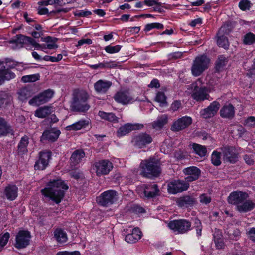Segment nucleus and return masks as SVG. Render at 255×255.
I'll use <instances>...</instances> for the list:
<instances>
[{
	"mask_svg": "<svg viewBox=\"0 0 255 255\" xmlns=\"http://www.w3.org/2000/svg\"><path fill=\"white\" fill-rule=\"evenodd\" d=\"M183 174L187 176L185 178L187 181L193 182L199 179L201 176V170L196 166H190L183 169Z\"/></svg>",
	"mask_w": 255,
	"mask_h": 255,
	"instance_id": "nucleus-16",
	"label": "nucleus"
},
{
	"mask_svg": "<svg viewBox=\"0 0 255 255\" xmlns=\"http://www.w3.org/2000/svg\"><path fill=\"white\" fill-rule=\"evenodd\" d=\"M10 130V126L6 121L3 118H0V136L7 134Z\"/></svg>",
	"mask_w": 255,
	"mask_h": 255,
	"instance_id": "nucleus-42",
	"label": "nucleus"
},
{
	"mask_svg": "<svg viewBox=\"0 0 255 255\" xmlns=\"http://www.w3.org/2000/svg\"><path fill=\"white\" fill-rule=\"evenodd\" d=\"M29 143V138L24 136L21 138L17 146V153L19 155H23L28 152L27 146Z\"/></svg>",
	"mask_w": 255,
	"mask_h": 255,
	"instance_id": "nucleus-27",
	"label": "nucleus"
},
{
	"mask_svg": "<svg viewBox=\"0 0 255 255\" xmlns=\"http://www.w3.org/2000/svg\"><path fill=\"white\" fill-rule=\"evenodd\" d=\"M196 199L192 196L185 195L176 198V204L182 209L193 208L196 204Z\"/></svg>",
	"mask_w": 255,
	"mask_h": 255,
	"instance_id": "nucleus-14",
	"label": "nucleus"
},
{
	"mask_svg": "<svg viewBox=\"0 0 255 255\" xmlns=\"http://www.w3.org/2000/svg\"><path fill=\"white\" fill-rule=\"evenodd\" d=\"M139 167L141 175L150 179L158 177L161 172L160 162L155 158L142 160Z\"/></svg>",
	"mask_w": 255,
	"mask_h": 255,
	"instance_id": "nucleus-3",
	"label": "nucleus"
},
{
	"mask_svg": "<svg viewBox=\"0 0 255 255\" xmlns=\"http://www.w3.org/2000/svg\"><path fill=\"white\" fill-rule=\"evenodd\" d=\"M62 55L60 54H58L56 57L46 55L43 58V59L46 61L57 62L60 61L62 59Z\"/></svg>",
	"mask_w": 255,
	"mask_h": 255,
	"instance_id": "nucleus-51",
	"label": "nucleus"
},
{
	"mask_svg": "<svg viewBox=\"0 0 255 255\" xmlns=\"http://www.w3.org/2000/svg\"><path fill=\"white\" fill-rule=\"evenodd\" d=\"M210 92L209 88L205 86L196 85L193 89L191 98L198 102H203L205 100H210Z\"/></svg>",
	"mask_w": 255,
	"mask_h": 255,
	"instance_id": "nucleus-6",
	"label": "nucleus"
},
{
	"mask_svg": "<svg viewBox=\"0 0 255 255\" xmlns=\"http://www.w3.org/2000/svg\"><path fill=\"white\" fill-rule=\"evenodd\" d=\"M164 27L163 25L159 23H152L147 24L145 26V30L146 31H149L153 28H157L158 29H162Z\"/></svg>",
	"mask_w": 255,
	"mask_h": 255,
	"instance_id": "nucleus-50",
	"label": "nucleus"
},
{
	"mask_svg": "<svg viewBox=\"0 0 255 255\" xmlns=\"http://www.w3.org/2000/svg\"><path fill=\"white\" fill-rule=\"evenodd\" d=\"M89 96L88 93L83 90L77 89L73 92L72 101L70 105L71 110L75 112H85L90 108L88 103Z\"/></svg>",
	"mask_w": 255,
	"mask_h": 255,
	"instance_id": "nucleus-2",
	"label": "nucleus"
},
{
	"mask_svg": "<svg viewBox=\"0 0 255 255\" xmlns=\"http://www.w3.org/2000/svg\"><path fill=\"white\" fill-rule=\"evenodd\" d=\"M219 113L222 118L231 120L235 115V107L231 103L225 104L220 109Z\"/></svg>",
	"mask_w": 255,
	"mask_h": 255,
	"instance_id": "nucleus-18",
	"label": "nucleus"
},
{
	"mask_svg": "<svg viewBox=\"0 0 255 255\" xmlns=\"http://www.w3.org/2000/svg\"><path fill=\"white\" fill-rule=\"evenodd\" d=\"M167 190L170 194H175V181H172L168 183Z\"/></svg>",
	"mask_w": 255,
	"mask_h": 255,
	"instance_id": "nucleus-62",
	"label": "nucleus"
},
{
	"mask_svg": "<svg viewBox=\"0 0 255 255\" xmlns=\"http://www.w3.org/2000/svg\"><path fill=\"white\" fill-rule=\"evenodd\" d=\"M68 189V186L63 181L57 179L49 181L41 192L45 197L58 204L63 198L65 191Z\"/></svg>",
	"mask_w": 255,
	"mask_h": 255,
	"instance_id": "nucleus-1",
	"label": "nucleus"
},
{
	"mask_svg": "<svg viewBox=\"0 0 255 255\" xmlns=\"http://www.w3.org/2000/svg\"><path fill=\"white\" fill-rule=\"evenodd\" d=\"M121 48L120 45L107 46L105 48V50L108 53L113 54L118 52Z\"/></svg>",
	"mask_w": 255,
	"mask_h": 255,
	"instance_id": "nucleus-53",
	"label": "nucleus"
},
{
	"mask_svg": "<svg viewBox=\"0 0 255 255\" xmlns=\"http://www.w3.org/2000/svg\"><path fill=\"white\" fill-rule=\"evenodd\" d=\"M56 255H80V253L78 251L73 252L61 251L58 252Z\"/></svg>",
	"mask_w": 255,
	"mask_h": 255,
	"instance_id": "nucleus-61",
	"label": "nucleus"
},
{
	"mask_svg": "<svg viewBox=\"0 0 255 255\" xmlns=\"http://www.w3.org/2000/svg\"><path fill=\"white\" fill-rule=\"evenodd\" d=\"M89 121L88 120H81L71 125L66 127L67 130H78L85 128L88 126Z\"/></svg>",
	"mask_w": 255,
	"mask_h": 255,
	"instance_id": "nucleus-28",
	"label": "nucleus"
},
{
	"mask_svg": "<svg viewBox=\"0 0 255 255\" xmlns=\"http://www.w3.org/2000/svg\"><path fill=\"white\" fill-rule=\"evenodd\" d=\"M9 238L10 234L8 232L1 233L0 235V251H1L3 247L6 245Z\"/></svg>",
	"mask_w": 255,
	"mask_h": 255,
	"instance_id": "nucleus-46",
	"label": "nucleus"
},
{
	"mask_svg": "<svg viewBox=\"0 0 255 255\" xmlns=\"http://www.w3.org/2000/svg\"><path fill=\"white\" fill-rule=\"evenodd\" d=\"M248 235L250 238V239L251 240L254 242H255V228L252 227L248 231Z\"/></svg>",
	"mask_w": 255,
	"mask_h": 255,
	"instance_id": "nucleus-64",
	"label": "nucleus"
},
{
	"mask_svg": "<svg viewBox=\"0 0 255 255\" xmlns=\"http://www.w3.org/2000/svg\"><path fill=\"white\" fill-rule=\"evenodd\" d=\"M228 62L227 58L224 55H219L216 61L215 65V71L219 73L222 71Z\"/></svg>",
	"mask_w": 255,
	"mask_h": 255,
	"instance_id": "nucleus-34",
	"label": "nucleus"
},
{
	"mask_svg": "<svg viewBox=\"0 0 255 255\" xmlns=\"http://www.w3.org/2000/svg\"><path fill=\"white\" fill-rule=\"evenodd\" d=\"M220 106L218 101H214L207 107L200 110V115L202 118L206 119L212 118L217 114Z\"/></svg>",
	"mask_w": 255,
	"mask_h": 255,
	"instance_id": "nucleus-9",
	"label": "nucleus"
},
{
	"mask_svg": "<svg viewBox=\"0 0 255 255\" xmlns=\"http://www.w3.org/2000/svg\"><path fill=\"white\" fill-rule=\"evenodd\" d=\"M192 146L194 152L199 157H204L207 155V149L205 146L194 143Z\"/></svg>",
	"mask_w": 255,
	"mask_h": 255,
	"instance_id": "nucleus-37",
	"label": "nucleus"
},
{
	"mask_svg": "<svg viewBox=\"0 0 255 255\" xmlns=\"http://www.w3.org/2000/svg\"><path fill=\"white\" fill-rule=\"evenodd\" d=\"M114 100L118 103L128 105L133 103L135 100L128 91H120L114 96Z\"/></svg>",
	"mask_w": 255,
	"mask_h": 255,
	"instance_id": "nucleus-12",
	"label": "nucleus"
},
{
	"mask_svg": "<svg viewBox=\"0 0 255 255\" xmlns=\"http://www.w3.org/2000/svg\"><path fill=\"white\" fill-rule=\"evenodd\" d=\"M98 115L101 119L110 122L114 123L119 122V118L113 113H107L103 111H100L98 112Z\"/></svg>",
	"mask_w": 255,
	"mask_h": 255,
	"instance_id": "nucleus-30",
	"label": "nucleus"
},
{
	"mask_svg": "<svg viewBox=\"0 0 255 255\" xmlns=\"http://www.w3.org/2000/svg\"><path fill=\"white\" fill-rule=\"evenodd\" d=\"M60 134V132L59 130L54 129L47 130L43 132L41 136V140L54 142L57 139Z\"/></svg>",
	"mask_w": 255,
	"mask_h": 255,
	"instance_id": "nucleus-23",
	"label": "nucleus"
},
{
	"mask_svg": "<svg viewBox=\"0 0 255 255\" xmlns=\"http://www.w3.org/2000/svg\"><path fill=\"white\" fill-rule=\"evenodd\" d=\"M191 181H187V180H176V193H181L187 191L189 187V183Z\"/></svg>",
	"mask_w": 255,
	"mask_h": 255,
	"instance_id": "nucleus-39",
	"label": "nucleus"
},
{
	"mask_svg": "<svg viewBox=\"0 0 255 255\" xmlns=\"http://www.w3.org/2000/svg\"><path fill=\"white\" fill-rule=\"evenodd\" d=\"M112 168V163L108 160L96 162L93 166V170L98 176L108 174Z\"/></svg>",
	"mask_w": 255,
	"mask_h": 255,
	"instance_id": "nucleus-8",
	"label": "nucleus"
},
{
	"mask_svg": "<svg viewBox=\"0 0 255 255\" xmlns=\"http://www.w3.org/2000/svg\"><path fill=\"white\" fill-rule=\"evenodd\" d=\"M155 100L162 104L166 103V97L165 96L164 93L160 91L158 92L155 97Z\"/></svg>",
	"mask_w": 255,
	"mask_h": 255,
	"instance_id": "nucleus-55",
	"label": "nucleus"
},
{
	"mask_svg": "<svg viewBox=\"0 0 255 255\" xmlns=\"http://www.w3.org/2000/svg\"><path fill=\"white\" fill-rule=\"evenodd\" d=\"M43 104L47 102L53 96L54 92L50 89L45 90L39 94Z\"/></svg>",
	"mask_w": 255,
	"mask_h": 255,
	"instance_id": "nucleus-43",
	"label": "nucleus"
},
{
	"mask_svg": "<svg viewBox=\"0 0 255 255\" xmlns=\"http://www.w3.org/2000/svg\"><path fill=\"white\" fill-rule=\"evenodd\" d=\"M243 43L245 45H251L255 43V35L249 32L244 36Z\"/></svg>",
	"mask_w": 255,
	"mask_h": 255,
	"instance_id": "nucleus-44",
	"label": "nucleus"
},
{
	"mask_svg": "<svg viewBox=\"0 0 255 255\" xmlns=\"http://www.w3.org/2000/svg\"><path fill=\"white\" fill-rule=\"evenodd\" d=\"M112 85V82L99 80L94 84L95 90L98 93H105Z\"/></svg>",
	"mask_w": 255,
	"mask_h": 255,
	"instance_id": "nucleus-26",
	"label": "nucleus"
},
{
	"mask_svg": "<svg viewBox=\"0 0 255 255\" xmlns=\"http://www.w3.org/2000/svg\"><path fill=\"white\" fill-rule=\"evenodd\" d=\"M118 198V194L116 191L108 190L101 194L97 198V202L102 206L108 207L115 203Z\"/></svg>",
	"mask_w": 255,
	"mask_h": 255,
	"instance_id": "nucleus-5",
	"label": "nucleus"
},
{
	"mask_svg": "<svg viewBox=\"0 0 255 255\" xmlns=\"http://www.w3.org/2000/svg\"><path fill=\"white\" fill-rule=\"evenodd\" d=\"M255 207V204L250 200L244 201L241 205L237 206L240 212H247L252 210Z\"/></svg>",
	"mask_w": 255,
	"mask_h": 255,
	"instance_id": "nucleus-29",
	"label": "nucleus"
},
{
	"mask_svg": "<svg viewBox=\"0 0 255 255\" xmlns=\"http://www.w3.org/2000/svg\"><path fill=\"white\" fill-rule=\"evenodd\" d=\"M144 193L146 197L152 198L159 194V189L156 184L143 185Z\"/></svg>",
	"mask_w": 255,
	"mask_h": 255,
	"instance_id": "nucleus-20",
	"label": "nucleus"
},
{
	"mask_svg": "<svg viewBox=\"0 0 255 255\" xmlns=\"http://www.w3.org/2000/svg\"><path fill=\"white\" fill-rule=\"evenodd\" d=\"M167 116L166 115H162L159 116L157 120L152 123V127L155 129L160 130L167 123Z\"/></svg>",
	"mask_w": 255,
	"mask_h": 255,
	"instance_id": "nucleus-33",
	"label": "nucleus"
},
{
	"mask_svg": "<svg viewBox=\"0 0 255 255\" xmlns=\"http://www.w3.org/2000/svg\"><path fill=\"white\" fill-rule=\"evenodd\" d=\"M28 103L29 105L32 106H39L43 104L39 94L31 98Z\"/></svg>",
	"mask_w": 255,
	"mask_h": 255,
	"instance_id": "nucleus-54",
	"label": "nucleus"
},
{
	"mask_svg": "<svg viewBox=\"0 0 255 255\" xmlns=\"http://www.w3.org/2000/svg\"><path fill=\"white\" fill-rule=\"evenodd\" d=\"M30 37L23 35H17L13 37L8 43L10 44V47L13 49H20L25 46L27 49L32 50L29 46L30 40Z\"/></svg>",
	"mask_w": 255,
	"mask_h": 255,
	"instance_id": "nucleus-7",
	"label": "nucleus"
},
{
	"mask_svg": "<svg viewBox=\"0 0 255 255\" xmlns=\"http://www.w3.org/2000/svg\"><path fill=\"white\" fill-rule=\"evenodd\" d=\"M248 197V194L245 192L235 191L229 194L227 200L229 204L238 205V204L243 203Z\"/></svg>",
	"mask_w": 255,
	"mask_h": 255,
	"instance_id": "nucleus-11",
	"label": "nucleus"
},
{
	"mask_svg": "<svg viewBox=\"0 0 255 255\" xmlns=\"http://www.w3.org/2000/svg\"><path fill=\"white\" fill-rule=\"evenodd\" d=\"M141 232L138 228L133 229L130 234L127 235L125 238V241L128 243H134L141 238Z\"/></svg>",
	"mask_w": 255,
	"mask_h": 255,
	"instance_id": "nucleus-24",
	"label": "nucleus"
},
{
	"mask_svg": "<svg viewBox=\"0 0 255 255\" xmlns=\"http://www.w3.org/2000/svg\"><path fill=\"white\" fill-rule=\"evenodd\" d=\"M141 127L142 125L127 123L119 128L117 131V136L119 137L125 136L131 131L139 129Z\"/></svg>",
	"mask_w": 255,
	"mask_h": 255,
	"instance_id": "nucleus-17",
	"label": "nucleus"
},
{
	"mask_svg": "<svg viewBox=\"0 0 255 255\" xmlns=\"http://www.w3.org/2000/svg\"><path fill=\"white\" fill-rule=\"evenodd\" d=\"M92 14L91 12L89 10H77L75 13V16L78 17H87Z\"/></svg>",
	"mask_w": 255,
	"mask_h": 255,
	"instance_id": "nucleus-57",
	"label": "nucleus"
},
{
	"mask_svg": "<svg viewBox=\"0 0 255 255\" xmlns=\"http://www.w3.org/2000/svg\"><path fill=\"white\" fill-rule=\"evenodd\" d=\"M39 74H33L23 76L21 80L24 82H33L38 80Z\"/></svg>",
	"mask_w": 255,
	"mask_h": 255,
	"instance_id": "nucleus-49",
	"label": "nucleus"
},
{
	"mask_svg": "<svg viewBox=\"0 0 255 255\" xmlns=\"http://www.w3.org/2000/svg\"><path fill=\"white\" fill-rule=\"evenodd\" d=\"M0 72L2 78V82L5 80H9L15 77V74L10 70L5 69L3 62L0 63Z\"/></svg>",
	"mask_w": 255,
	"mask_h": 255,
	"instance_id": "nucleus-32",
	"label": "nucleus"
},
{
	"mask_svg": "<svg viewBox=\"0 0 255 255\" xmlns=\"http://www.w3.org/2000/svg\"><path fill=\"white\" fill-rule=\"evenodd\" d=\"M245 124L248 126L252 127L255 125V117L249 116L245 121Z\"/></svg>",
	"mask_w": 255,
	"mask_h": 255,
	"instance_id": "nucleus-59",
	"label": "nucleus"
},
{
	"mask_svg": "<svg viewBox=\"0 0 255 255\" xmlns=\"http://www.w3.org/2000/svg\"><path fill=\"white\" fill-rule=\"evenodd\" d=\"M4 194L8 200L13 201L18 196V187L15 185H8L4 189Z\"/></svg>",
	"mask_w": 255,
	"mask_h": 255,
	"instance_id": "nucleus-22",
	"label": "nucleus"
},
{
	"mask_svg": "<svg viewBox=\"0 0 255 255\" xmlns=\"http://www.w3.org/2000/svg\"><path fill=\"white\" fill-rule=\"evenodd\" d=\"M152 141V138L151 136L145 133L135 136L132 140L133 145L139 148H143L146 145L151 143Z\"/></svg>",
	"mask_w": 255,
	"mask_h": 255,
	"instance_id": "nucleus-13",
	"label": "nucleus"
},
{
	"mask_svg": "<svg viewBox=\"0 0 255 255\" xmlns=\"http://www.w3.org/2000/svg\"><path fill=\"white\" fill-rule=\"evenodd\" d=\"M17 93L18 99L21 101H26L33 95L32 90L28 87H24L19 89Z\"/></svg>",
	"mask_w": 255,
	"mask_h": 255,
	"instance_id": "nucleus-38",
	"label": "nucleus"
},
{
	"mask_svg": "<svg viewBox=\"0 0 255 255\" xmlns=\"http://www.w3.org/2000/svg\"><path fill=\"white\" fill-rule=\"evenodd\" d=\"M54 237L59 243H65L68 239L66 233L60 228H57L55 230Z\"/></svg>",
	"mask_w": 255,
	"mask_h": 255,
	"instance_id": "nucleus-40",
	"label": "nucleus"
},
{
	"mask_svg": "<svg viewBox=\"0 0 255 255\" xmlns=\"http://www.w3.org/2000/svg\"><path fill=\"white\" fill-rule=\"evenodd\" d=\"M224 157L231 163H235L238 160V154L232 147H227L224 152Z\"/></svg>",
	"mask_w": 255,
	"mask_h": 255,
	"instance_id": "nucleus-25",
	"label": "nucleus"
},
{
	"mask_svg": "<svg viewBox=\"0 0 255 255\" xmlns=\"http://www.w3.org/2000/svg\"><path fill=\"white\" fill-rule=\"evenodd\" d=\"M252 3L249 0H241L239 3V7L242 11L249 10L251 7Z\"/></svg>",
	"mask_w": 255,
	"mask_h": 255,
	"instance_id": "nucleus-48",
	"label": "nucleus"
},
{
	"mask_svg": "<svg viewBox=\"0 0 255 255\" xmlns=\"http://www.w3.org/2000/svg\"><path fill=\"white\" fill-rule=\"evenodd\" d=\"M30 238V233L29 231H20L16 236L15 247L17 249L26 247L29 244Z\"/></svg>",
	"mask_w": 255,
	"mask_h": 255,
	"instance_id": "nucleus-10",
	"label": "nucleus"
},
{
	"mask_svg": "<svg viewBox=\"0 0 255 255\" xmlns=\"http://www.w3.org/2000/svg\"><path fill=\"white\" fill-rule=\"evenodd\" d=\"M217 44L219 47H223L225 49L228 48L229 46L228 40L224 35L218 37Z\"/></svg>",
	"mask_w": 255,
	"mask_h": 255,
	"instance_id": "nucleus-47",
	"label": "nucleus"
},
{
	"mask_svg": "<svg viewBox=\"0 0 255 255\" xmlns=\"http://www.w3.org/2000/svg\"><path fill=\"white\" fill-rule=\"evenodd\" d=\"M200 201L203 204H208L211 201V198L205 194H202L200 196Z\"/></svg>",
	"mask_w": 255,
	"mask_h": 255,
	"instance_id": "nucleus-58",
	"label": "nucleus"
},
{
	"mask_svg": "<svg viewBox=\"0 0 255 255\" xmlns=\"http://www.w3.org/2000/svg\"><path fill=\"white\" fill-rule=\"evenodd\" d=\"M51 157V152L49 151H41L39 153V159L35 162L34 168L35 170H43L48 165L49 160Z\"/></svg>",
	"mask_w": 255,
	"mask_h": 255,
	"instance_id": "nucleus-15",
	"label": "nucleus"
},
{
	"mask_svg": "<svg viewBox=\"0 0 255 255\" xmlns=\"http://www.w3.org/2000/svg\"><path fill=\"white\" fill-rule=\"evenodd\" d=\"M210 58L206 54L197 56L193 61L191 67V73L195 77L201 76L210 67Z\"/></svg>",
	"mask_w": 255,
	"mask_h": 255,
	"instance_id": "nucleus-4",
	"label": "nucleus"
},
{
	"mask_svg": "<svg viewBox=\"0 0 255 255\" xmlns=\"http://www.w3.org/2000/svg\"><path fill=\"white\" fill-rule=\"evenodd\" d=\"M191 222L185 219H176V233L184 234L191 230Z\"/></svg>",
	"mask_w": 255,
	"mask_h": 255,
	"instance_id": "nucleus-19",
	"label": "nucleus"
},
{
	"mask_svg": "<svg viewBox=\"0 0 255 255\" xmlns=\"http://www.w3.org/2000/svg\"><path fill=\"white\" fill-rule=\"evenodd\" d=\"M12 101V97L9 93L4 91L0 92V107H5L11 104Z\"/></svg>",
	"mask_w": 255,
	"mask_h": 255,
	"instance_id": "nucleus-36",
	"label": "nucleus"
},
{
	"mask_svg": "<svg viewBox=\"0 0 255 255\" xmlns=\"http://www.w3.org/2000/svg\"><path fill=\"white\" fill-rule=\"evenodd\" d=\"M211 163L216 166L221 164V153L217 151H214L211 155Z\"/></svg>",
	"mask_w": 255,
	"mask_h": 255,
	"instance_id": "nucleus-45",
	"label": "nucleus"
},
{
	"mask_svg": "<svg viewBox=\"0 0 255 255\" xmlns=\"http://www.w3.org/2000/svg\"><path fill=\"white\" fill-rule=\"evenodd\" d=\"M52 113V107L44 106L39 108L35 111V116L38 118H44L49 116Z\"/></svg>",
	"mask_w": 255,
	"mask_h": 255,
	"instance_id": "nucleus-35",
	"label": "nucleus"
},
{
	"mask_svg": "<svg viewBox=\"0 0 255 255\" xmlns=\"http://www.w3.org/2000/svg\"><path fill=\"white\" fill-rule=\"evenodd\" d=\"M192 123L191 117L185 116L176 120V132L182 130L188 127Z\"/></svg>",
	"mask_w": 255,
	"mask_h": 255,
	"instance_id": "nucleus-21",
	"label": "nucleus"
},
{
	"mask_svg": "<svg viewBox=\"0 0 255 255\" xmlns=\"http://www.w3.org/2000/svg\"><path fill=\"white\" fill-rule=\"evenodd\" d=\"M214 241L223 239V235L221 230L215 229L213 234Z\"/></svg>",
	"mask_w": 255,
	"mask_h": 255,
	"instance_id": "nucleus-60",
	"label": "nucleus"
},
{
	"mask_svg": "<svg viewBox=\"0 0 255 255\" xmlns=\"http://www.w3.org/2000/svg\"><path fill=\"white\" fill-rule=\"evenodd\" d=\"M117 66V64L115 63L114 61H110L109 62H104L103 63H99V67L101 69L104 68H112L116 67Z\"/></svg>",
	"mask_w": 255,
	"mask_h": 255,
	"instance_id": "nucleus-52",
	"label": "nucleus"
},
{
	"mask_svg": "<svg viewBox=\"0 0 255 255\" xmlns=\"http://www.w3.org/2000/svg\"><path fill=\"white\" fill-rule=\"evenodd\" d=\"M46 43L44 44V49H54L58 47L57 45L56 44L57 39L52 38L50 36H47L43 39Z\"/></svg>",
	"mask_w": 255,
	"mask_h": 255,
	"instance_id": "nucleus-41",
	"label": "nucleus"
},
{
	"mask_svg": "<svg viewBox=\"0 0 255 255\" xmlns=\"http://www.w3.org/2000/svg\"><path fill=\"white\" fill-rule=\"evenodd\" d=\"M31 45L35 49L37 50H42V51H44L45 49H44V44H40L38 43L34 39L32 38H30V40L29 42V45Z\"/></svg>",
	"mask_w": 255,
	"mask_h": 255,
	"instance_id": "nucleus-56",
	"label": "nucleus"
},
{
	"mask_svg": "<svg viewBox=\"0 0 255 255\" xmlns=\"http://www.w3.org/2000/svg\"><path fill=\"white\" fill-rule=\"evenodd\" d=\"M92 43V40L89 38L87 39H82L78 41V44L76 45L77 47L81 46L84 44H91Z\"/></svg>",
	"mask_w": 255,
	"mask_h": 255,
	"instance_id": "nucleus-63",
	"label": "nucleus"
},
{
	"mask_svg": "<svg viewBox=\"0 0 255 255\" xmlns=\"http://www.w3.org/2000/svg\"><path fill=\"white\" fill-rule=\"evenodd\" d=\"M85 153L82 150H76L73 152L71 157V163L73 165L79 164L85 157Z\"/></svg>",
	"mask_w": 255,
	"mask_h": 255,
	"instance_id": "nucleus-31",
	"label": "nucleus"
}]
</instances>
